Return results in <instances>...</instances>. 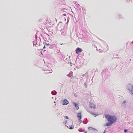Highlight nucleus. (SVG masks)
Wrapping results in <instances>:
<instances>
[{"label":"nucleus","mask_w":133,"mask_h":133,"mask_svg":"<svg viewBox=\"0 0 133 133\" xmlns=\"http://www.w3.org/2000/svg\"><path fill=\"white\" fill-rule=\"evenodd\" d=\"M105 117L109 122H110L112 124L114 123L117 120V118L115 116H111L107 115L105 116Z\"/></svg>","instance_id":"f257e3e1"},{"label":"nucleus","mask_w":133,"mask_h":133,"mask_svg":"<svg viewBox=\"0 0 133 133\" xmlns=\"http://www.w3.org/2000/svg\"><path fill=\"white\" fill-rule=\"evenodd\" d=\"M126 87L128 91L131 92V94H133V86L131 84H128Z\"/></svg>","instance_id":"f03ea898"},{"label":"nucleus","mask_w":133,"mask_h":133,"mask_svg":"<svg viewBox=\"0 0 133 133\" xmlns=\"http://www.w3.org/2000/svg\"><path fill=\"white\" fill-rule=\"evenodd\" d=\"M39 39L38 40V41L36 42V41H34L33 42V44L34 45H38L39 46L40 45V43L41 41L40 37H39Z\"/></svg>","instance_id":"7ed1b4c3"},{"label":"nucleus","mask_w":133,"mask_h":133,"mask_svg":"<svg viewBox=\"0 0 133 133\" xmlns=\"http://www.w3.org/2000/svg\"><path fill=\"white\" fill-rule=\"evenodd\" d=\"M82 51L81 49L77 48L76 50V54H78L79 53L81 52Z\"/></svg>","instance_id":"20e7f679"},{"label":"nucleus","mask_w":133,"mask_h":133,"mask_svg":"<svg viewBox=\"0 0 133 133\" xmlns=\"http://www.w3.org/2000/svg\"><path fill=\"white\" fill-rule=\"evenodd\" d=\"M61 31L62 35L64 36L66 34V31L64 29H62Z\"/></svg>","instance_id":"39448f33"},{"label":"nucleus","mask_w":133,"mask_h":133,"mask_svg":"<svg viewBox=\"0 0 133 133\" xmlns=\"http://www.w3.org/2000/svg\"><path fill=\"white\" fill-rule=\"evenodd\" d=\"M63 105H66L69 103V102L66 99H64L63 100Z\"/></svg>","instance_id":"423d86ee"},{"label":"nucleus","mask_w":133,"mask_h":133,"mask_svg":"<svg viewBox=\"0 0 133 133\" xmlns=\"http://www.w3.org/2000/svg\"><path fill=\"white\" fill-rule=\"evenodd\" d=\"M77 117L79 120H81L82 118L81 113V112L78 113L77 114Z\"/></svg>","instance_id":"0eeeda50"},{"label":"nucleus","mask_w":133,"mask_h":133,"mask_svg":"<svg viewBox=\"0 0 133 133\" xmlns=\"http://www.w3.org/2000/svg\"><path fill=\"white\" fill-rule=\"evenodd\" d=\"M61 58L62 60H63L64 61H65V60H66L67 58L66 57H65V56L61 54Z\"/></svg>","instance_id":"6e6552de"},{"label":"nucleus","mask_w":133,"mask_h":133,"mask_svg":"<svg viewBox=\"0 0 133 133\" xmlns=\"http://www.w3.org/2000/svg\"><path fill=\"white\" fill-rule=\"evenodd\" d=\"M73 105H74V106L76 107V109L77 110H78L79 109V107L78 106V105L76 103L74 102L73 103Z\"/></svg>","instance_id":"1a4fd4ad"},{"label":"nucleus","mask_w":133,"mask_h":133,"mask_svg":"<svg viewBox=\"0 0 133 133\" xmlns=\"http://www.w3.org/2000/svg\"><path fill=\"white\" fill-rule=\"evenodd\" d=\"M112 124L111 122H107L106 124H105L104 125L107 126H109L112 125Z\"/></svg>","instance_id":"9d476101"},{"label":"nucleus","mask_w":133,"mask_h":133,"mask_svg":"<svg viewBox=\"0 0 133 133\" xmlns=\"http://www.w3.org/2000/svg\"><path fill=\"white\" fill-rule=\"evenodd\" d=\"M72 72H70V73L68 74L67 75L69 77H71L72 76H73Z\"/></svg>","instance_id":"9b49d317"},{"label":"nucleus","mask_w":133,"mask_h":133,"mask_svg":"<svg viewBox=\"0 0 133 133\" xmlns=\"http://www.w3.org/2000/svg\"><path fill=\"white\" fill-rule=\"evenodd\" d=\"M90 107L91 108L93 109H95L96 108L95 106L93 104H91Z\"/></svg>","instance_id":"f8f14e48"},{"label":"nucleus","mask_w":133,"mask_h":133,"mask_svg":"<svg viewBox=\"0 0 133 133\" xmlns=\"http://www.w3.org/2000/svg\"><path fill=\"white\" fill-rule=\"evenodd\" d=\"M84 120L86 122H85L84 121H83V123L85 124H86L88 123V120L87 118H84Z\"/></svg>","instance_id":"ddd939ff"},{"label":"nucleus","mask_w":133,"mask_h":133,"mask_svg":"<svg viewBox=\"0 0 133 133\" xmlns=\"http://www.w3.org/2000/svg\"><path fill=\"white\" fill-rule=\"evenodd\" d=\"M51 93L52 95H55L56 94L57 92L56 91H52Z\"/></svg>","instance_id":"4468645a"},{"label":"nucleus","mask_w":133,"mask_h":133,"mask_svg":"<svg viewBox=\"0 0 133 133\" xmlns=\"http://www.w3.org/2000/svg\"><path fill=\"white\" fill-rule=\"evenodd\" d=\"M70 127L69 128L67 126L68 128H69L70 129H73L74 128V126L73 125H71L70 126H69Z\"/></svg>","instance_id":"2eb2a0df"},{"label":"nucleus","mask_w":133,"mask_h":133,"mask_svg":"<svg viewBox=\"0 0 133 133\" xmlns=\"http://www.w3.org/2000/svg\"><path fill=\"white\" fill-rule=\"evenodd\" d=\"M78 131L80 132H82L84 131V130L82 129V128H79L78 130Z\"/></svg>","instance_id":"dca6fc26"},{"label":"nucleus","mask_w":133,"mask_h":133,"mask_svg":"<svg viewBox=\"0 0 133 133\" xmlns=\"http://www.w3.org/2000/svg\"><path fill=\"white\" fill-rule=\"evenodd\" d=\"M67 17L68 21H67V22L66 24H67V23H68L69 20V19H70V18H69V15H68L67 16Z\"/></svg>","instance_id":"f3484780"},{"label":"nucleus","mask_w":133,"mask_h":133,"mask_svg":"<svg viewBox=\"0 0 133 133\" xmlns=\"http://www.w3.org/2000/svg\"><path fill=\"white\" fill-rule=\"evenodd\" d=\"M84 85L85 88H87V83L86 82H85L84 84Z\"/></svg>","instance_id":"a211bd4d"},{"label":"nucleus","mask_w":133,"mask_h":133,"mask_svg":"<svg viewBox=\"0 0 133 133\" xmlns=\"http://www.w3.org/2000/svg\"><path fill=\"white\" fill-rule=\"evenodd\" d=\"M88 129L89 130H90L91 129H93V130H95V129H94V128H92V127H88Z\"/></svg>","instance_id":"6ab92c4d"},{"label":"nucleus","mask_w":133,"mask_h":133,"mask_svg":"<svg viewBox=\"0 0 133 133\" xmlns=\"http://www.w3.org/2000/svg\"><path fill=\"white\" fill-rule=\"evenodd\" d=\"M117 17L118 18L120 19L122 17V16L120 15H118Z\"/></svg>","instance_id":"aec40b11"},{"label":"nucleus","mask_w":133,"mask_h":133,"mask_svg":"<svg viewBox=\"0 0 133 133\" xmlns=\"http://www.w3.org/2000/svg\"><path fill=\"white\" fill-rule=\"evenodd\" d=\"M90 113L92 114L95 115L96 116H98V115H99V114H94V113H93V112H90Z\"/></svg>","instance_id":"412c9836"},{"label":"nucleus","mask_w":133,"mask_h":133,"mask_svg":"<svg viewBox=\"0 0 133 133\" xmlns=\"http://www.w3.org/2000/svg\"><path fill=\"white\" fill-rule=\"evenodd\" d=\"M76 4L77 6H80L79 4H78L77 2H76Z\"/></svg>","instance_id":"4be33fe9"},{"label":"nucleus","mask_w":133,"mask_h":133,"mask_svg":"<svg viewBox=\"0 0 133 133\" xmlns=\"http://www.w3.org/2000/svg\"><path fill=\"white\" fill-rule=\"evenodd\" d=\"M68 15V14H63V16H66V17Z\"/></svg>","instance_id":"5701e85b"},{"label":"nucleus","mask_w":133,"mask_h":133,"mask_svg":"<svg viewBox=\"0 0 133 133\" xmlns=\"http://www.w3.org/2000/svg\"><path fill=\"white\" fill-rule=\"evenodd\" d=\"M64 117L65 118L67 119H68L69 118L67 116H64Z\"/></svg>","instance_id":"b1692460"},{"label":"nucleus","mask_w":133,"mask_h":133,"mask_svg":"<svg viewBox=\"0 0 133 133\" xmlns=\"http://www.w3.org/2000/svg\"><path fill=\"white\" fill-rule=\"evenodd\" d=\"M126 102V101H124L123 102L122 104H125V105H126V104H125V103Z\"/></svg>","instance_id":"393cba45"},{"label":"nucleus","mask_w":133,"mask_h":133,"mask_svg":"<svg viewBox=\"0 0 133 133\" xmlns=\"http://www.w3.org/2000/svg\"><path fill=\"white\" fill-rule=\"evenodd\" d=\"M128 130V129H124V131L125 132H126Z\"/></svg>","instance_id":"a878e982"},{"label":"nucleus","mask_w":133,"mask_h":133,"mask_svg":"<svg viewBox=\"0 0 133 133\" xmlns=\"http://www.w3.org/2000/svg\"><path fill=\"white\" fill-rule=\"evenodd\" d=\"M86 74H83L82 75V76L83 77V76H85L86 75Z\"/></svg>","instance_id":"bb28decb"},{"label":"nucleus","mask_w":133,"mask_h":133,"mask_svg":"<svg viewBox=\"0 0 133 133\" xmlns=\"http://www.w3.org/2000/svg\"><path fill=\"white\" fill-rule=\"evenodd\" d=\"M46 45L48 46H49V45H50V44H46Z\"/></svg>","instance_id":"cd10ccee"},{"label":"nucleus","mask_w":133,"mask_h":133,"mask_svg":"<svg viewBox=\"0 0 133 133\" xmlns=\"http://www.w3.org/2000/svg\"><path fill=\"white\" fill-rule=\"evenodd\" d=\"M36 38H37V35H36Z\"/></svg>","instance_id":"c85d7f7f"},{"label":"nucleus","mask_w":133,"mask_h":133,"mask_svg":"<svg viewBox=\"0 0 133 133\" xmlns=\"http://www.w3.org/2000/svg\"><path fill=\"white\" fill-rule=\"evenodd\" d=\"M80 121V123H81L82 122V120L81 119V120H79Z\"/></svg>","instance_id":"c756f323"},{"label":"nucleus","mask_w":133,"mask_h":133,"mask_svg":"<svg viewBox=\"0 0 133 133\" xmlns=\"http://www.w3.org/2000/svg\"><path fill=\"white\" fill-rule=\"evenodd\" d=\"M105 131H106V130H105L104 131V132H103V133H105Z\"/></svg>","instance_id":"7c9ffc66"},{"label":"nucleus","mask_w":133,"mask_h":133,"mask_svg":"<svg viewBox=\"0 0 133 133\" xmlns=\"http://www.w3.org/2000/svg\"><path fill=\"white\" fill-rule=\"evenodd\" d=\"M36 42L38 41V40L37 41V38H36Z\"/></svg>","instance_id":"2f4dec72"},{"label":"nucleus","mask_w":133,"mask_h":133,"mask_svg":"<svg viewBox=\"0 0 133 133\" xmlns=\"http://www.w3.org/2000/svg\"><path fill=\"white\" fill-rule=\"evenodd\" d=\"M87 111H88L89 112V113L90 112V111H89V110H87Z\"/></svg>","instance_id":"473e14b6"},{"label":"nucleus","mask_w":133,"mask_h":133,"mask_svg":"<svg viewBox=\"0 0 133 133\" xmlns=\"http://www.w3.org/2000/svg\"><path fill=\"white\" fill-rule=\"evenodd\" d=\"M130 1V0H127L128 2H129Z\"/></svg>","instance_id":"72a5a7b5"},{"label":"nucleus","mask_w":133,"mask_h":133,"mask_svg":"<svg viewBox=\"0 0 133 133\" xmlns=\"http://www.w3.org/2000/svg\"><path fill=\"white\" fill-rule=\"evenodd\" d=\"M84 133H87V132L86 131H85Z\"/></svg>","instance_id":"f704fd0d"},{"label":"nucleus","mask_w":133,"mask_h":133,"mask_svg":"<svg viewBox=\"0 0 133 133\" xmlns=\"http://www.w3.org/2000/svg\"><path fill=\"white\" fill-rule=\"evenodd\" d=\"M45 48V46H44V47H43V48Z\"/></svg>","instance_id":"c9c22d12"},{"label":"nucleus","mask_w":133,"mask_h":133,"mask_svg":"<svg viewBox=\"0 0 133 133\" xmlns=\"http://www.w3.org/2000/svg\"><path fill=\"white\" fill-rule=\"evenodd\" d=\"M56 22L57 21V20L56 18Z\"/></svg>","instance_id":"e433bc0d"},{"label":"nucleus","mask_w":133,"mask_h":133,"mask_svg":"<svg viewBox=\"0 0 133 133\" xmlns=\"http://www.w3.org/2000/svg\"><path fill=\"white\" fill-rule=\"evenodd\" d=\"M70 64H71V62H70Z\"/></svg>","instance_id":"4c0bfd02"},{"label":"nucleus","mask_w":133,"mask_h":133,"mask_svg":"<svg viewBox=\"0 0 133 133\" xmlns=\"http://www.w3.org/2000/svg\"><path fill=\"white\" fill-rule=\"evenodd\" d=\"M116 58H118V57H116Z\"/></svg>","instance_id":"58836bf2"},{"label":"nucleus","mask_w":133,"mask_h":133,"mask_svg":"<svg viewBox=\"0 0 133 133\" xmlns=\"http://www.w3.org/2000/svg\"><path fill=\"white\" fill-rule=\"evenodd\" d=\"M66 124L65 123V126H66Z\"/></svg>","instance_id":"ea45409f"},{"label":"nucleus","mask_w":133,"mask_h":133,"mask_svg":"<svg viewBox=\"0 0 133 133\" xmlns=\"http://www.w3.org/2000/svg\"><path fill=\"white\" fill-rule=\"evenodd\" d=\"M66 19L65 18V20H66Z\"/></svg>","instance_id":"a19ab883"}]
</instances>
